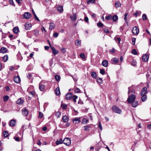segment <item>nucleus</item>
Instances as JSON below:
<instances>
[{"mask_svg": "<svg viewBox=\"0 0 151 151\" xmlns=\"http://www.w3.org/2000/svg\"><path fill=\"white\" fill-rule=\"evenodd\" d=\"M135 96L134 94H132L129 96L127 99V101L129 103H131V102L135 101Z\"/></svg>", "mask_w": 151, "mask_h": 151, "instance_id": "f257e3e1", "label": "nucleus"}, {"mask_svg": "<svg viewBox=\"0 0 151 151\" xmlns=\"http://www.w3.org/2000/svg\"><path fill=\"white\" fill-rule=\"evenodd\" d=\"M112 109L113 111L116 113L121 114L122 113L121 110L116 106H113Z\"/></svg>", "mask_w": 151, "mask_h": 151, "instance_id": "f03ea898", "label": "nucleus"}, {"mask_svg": "<svg viewBox=\"0 0 151 151\" xmlns=\"http://www.w3.org/2000/svg\"><path fill=\"white\" fill-rule=\"evenodd\" d=\"M63 143L66 145H69L71 144V140L69 138H65L63 141Z\"/></svg>", "mask_w": 151, "mask_h": 151, "instance_id": "7ed1b4c3", "label": "nucleus"}, {"mask_svg": "<svg viewBox=\"0 0 151 151\" xmlns=\"http://www.w3.org/2000/svg\"><path fill=\"white\" fill-rule=\"evenodd\" d=\"M132 33L135 35H137L139 32V30L138 28L137 27H134L132 28Z\"/></svg>", "mask_w": 151, "mask_h": 151, "instance_id": "20e7f679", "label": "nucleus"}, {"mask_svg": "<svg viewBox=\"0 0 151 151\" xmlns=\"http://www.w3.org/2000/svg\"><path fill=\"white\" fill-rule=\"evenodd\" d=\"M31 17L30 13L28 12H26L23 14V17L24 18L28 19L30 18Z\"/></svg>", "mask_w": 151, "mask_h": 151, "instance_id": "39448f33", "label": "nucleus"}, {"mask_svg": "<svg viewBox=\"0 0 151 151\" xmlns=\"http://www.w3.org/2000/svg\"><path fill=\"white\" fill-rule=\"evenodd\" d=\"M14 81L17 83H19L21 81L20 77L18 76H15L14 78Z\"/></svg>", "mask_w": 151, "mask_h": 151, "instance_id": "423d86ee", "label": "nucleus"}, {"mask_svg": "<svg viewBox=\"0 0 151 151\" xmlns=\"http://www.w3.org/2000/svg\"><path fill=\"white\" fill-rule=\"evenodd\" d=\"M149 56L147 54H145L143 55L142 56V59L144 62H147L148 61Z\"/></svg>", "mask_w": 151, "mask_h": 151, "instance_id": "0eeeda50", "label": "nucleus"}, {"mask_svg": "<svg viewBox=\"0 0 151 151\" xmlns=\"http://www.w3.org/2000/svg\"><path fill=\"white\" fill-rule=\"evenodd\" d=\"M25 29L27 30H29L32 27L31 24L29 22H27L25 23Z\"/></svg>", "mask_w": 151, "mask_h": 151, "instance_id": "6e6552de", "label": "nucleus"}, {"mask_svg": "<svg viewBox=\"0 0 151 151\" xmlns=\"http://www.w3.org/2000/svg\"><path fill=\"white\" fill-rule=\"evenodd\" d=\"M147 92V88L146 87L143 88L141 91V95H145L146 94Z\"/></svg>", "mask_w": 151, "mask_h": 151, "instance_id": "1a4fd4ad", "label": "nucleus"}, {"mask_svg": "<svg viewBox=\"0 0 151 151\" xmlns=\"http://www.w3.org/2000/svg\"><path fill=\"white\" fill-rule=\"evenodd\" d=\"M72 120L73 123L75 124H78L80 122V118L79 117L75 118Z\"/></svg>", "mask_w": 151, "mask_h": 151, "instance_id": "9d476101", "label": "nucleus"}, {"mask_svg": "<svg viewBox=\"0 0 151 151\" xmlns=\"http://www.w3.org/2000/svg\"><path fill=\"white\" fill-rule=\"evenodd\" d=\"M65 97L67 100H69L72 98V94L70 93L66 94Z\"/></svg>", "mask_w": 151, "mask_h": 151, "instance_id": "9b49d317", "label": "nucleus"}, {"mask_svg": "<svg viewBox=\"0 0 151 151\" xmlns=\"http://www.w3.org/2000/svg\"><path fill=\"white\" fill-rule=\"evenodd\" d=\"M28 113V112L26 109H24L22 110V114L23 115L27 116Z\"/></svg>", "mask_w": 151, "mask_h": 151, "instance_id": "f8f14e48", "label": "nucleus"}, {"mask_svg": "<svg viewBox=\"0 0 151 151\" xmlns=\"http://www.w3.org/2000/svg\"><path fill=\"white\" fill-rule=\"evenodd\" d=\"M50 26L49 27V29L50 30H52L55 27V25L54 23L52 22H50L49 23Z\"/></svg>", "mask_w": 151, "mask_h": 151, "instance_id": "ddd939ff", "label": "nucleus"}, {"mask_svg": "<svg viewBox=\"0 0 151 151\" xmlns=\"http://www.w3.org/2000/svg\"><path fill=\"white\" fill-rule=\"evenodd\" d=\"M62 120L63 122H67L69 120V118L68 116L65 115L63 117Z\"/></svg>", "mask_w": 151, "mask_h": 151, "instance_id": "4468645a", "label": "nucleus"}, {"mask_svg": "<svg viewBox=\"0 0 151 151\" xmlns=\"http://www.w3.org/2000/svg\"><path fill=\"white\" fill-rule=\"evenodd\" d=\"M108 64V61L107 60H104L102 61L101 65L105 67H106Z\"/></svg>", "mask_w": 151, "mask_h": 151, "instance_id": "2eb2a0df", "label": "nucleus"}, {"mask_svg": "<svg viewBox=\"0 0 151 151\" xmlns=\"http://www.w3.org/2000/svg\"><path fill=\"white\" fill-rule=\"evenodd\" d=\"M16 124V121L15 120L13 119L10 121V126L13 127L15 126Z\"/></svg>", "mask_w": 151, "mask_h": 151, "instance_id": "dca6fc26", "label": "nucleus"}, {"mask_svg": "<svg viewBox=\"0 0 151 151\" xmlns=\"http://www.w3.org/2000/svg\"><path fill=\"white\" fill-rule=\"evenodd\" d=\"M51 48L54 55H55L58 53V51L56 50L54 47H51Z\"/></svg>", "mask_w": 151, "mask_h": 151, "instance_id": "f3484780", "label": "nucleus"}, {"mask_svg": "<svg viewBox=\"0 0 151 151\" xmlns=\"http://www.w3.org/2000/svg\"><path fill=\"white\" fill-rule=\"evenodd\" d=\"M0 51L1 53H4L6 52L7 51V49L4 47H2L1 48Z\"/></svg>", "mask_w": 151, "mask_h": 151, "instance_id": "a211bd4d", "label": "nucleus"}, {"mask_svg": "<svg viewBox=\"0 0 151 151\" xmlns=\"http://www.w3.org/2000/svg\"><path fill=\"white\" fill-rule=\"evenodd\" d=\"M132 106L133 107H136L138 105V102L137 101H134L131 102Z\"/></svg>", "mask_w": 151, "mask_h": 151, "instance_id": "6ab92c4d", "label": "nucleus"}, {"mask_svg": "<svg viewBox=\"0 0 151 151\" xmlns=\"http://www.w3.org/2000/svg\"><path fill=\"white\" fill-rule=\"evenodd\" d=\"M111 60L114 62L113 63L114 64H116L119 61V60L118 58H113L111 59Z\"/></svg>", "mask_w": 151, "mask_h": 151, "instance_id": "aec40b11", "label": "nucleus"}, {"mask_svg": "<svg viewBox=\"0 0 151 151\" xmlns=\"http://www.w3.org/2000/svg\"><path fill=\"white\" fill-rule=\"evenodd\" d=\"M70 18L71 20L72 21H74L76 19V16L75 14H73L70 17Z\"/></svg>", "mask_w": 151, "mask_h": 151, "instance_id": "412c9836", "label": "nucleus"}, {"mask_svg": "<svg viewBox=\"0 0 151 151\" xmlns=\"http://www.w3.org/2000/svg\"><path fill=\"white\" fill-rule=\"evenodd\" d=\"M55 94L56 95H58L60 93V88L59 87H57L55 90Z\"/></svg>", "mask_w": 151, "mask_h": 151, "instance_id": "4be33fe9", "label": "nucleus"}, {"mask_svg": "<svg viewBox=\"0 0 151 151\" xmlns=\"http://www.w3.org/2000/svg\"><path fill=\"white\" fill-rule=\"evenodd\" d=\"M13 32L15 34L17 33L18 32L19 30L18 27H15L13 29Z\"/></svg>", "mask_w": 151, "mask_h": 151, "instance_id": "5701e85b", "label": "nucleus"}, {"mask_svg": "<svg viewBox=\"0 0 151 151\" xmlns=\"http://www.w3.org/2000/svg\"><path fill=\"white\" fill-rule=\"evenodd\" d=\"M88 120L87 119L84 118L82 120V124H86L88 123Z\"/></svg>", "mask_w": 151, "mask_h": 151, "instance_id": "b1692460", "label": "nucleus"}, {"mask_svg": "<svg viewBox=\"0 0 151 151\" xmlns=\"http://www.w3.org/2000/svg\"><path fill=\"white\" fill-rule=\"evenodd\" d=\"M112 19L114 22L118 20V18L117 16L116 15H113L112 16Z\"/></svg>", "mask_w": 151, "mask_h": 151, "instance_id": "393cba45", "label": "nucleus"}, {"mask_svg": "<svg viewBox=\"0 0 151 151\" xmlns=\"http://www.w3.org/2000/svg\"><path fill=\"white\" fill-rule=\"evenodd\" d=\"M141 97V100L143 102L145 101L147 99V96L145 95H142Z\"/></svg>", "mask_w": 151, "mask_h": 151, "instance_id": "a878e982", "label": "nucleus"}, {"mask_svg": "<svg viewBox=\"0 0 151 151\" xmlns=\"http://www.w3.org/2000/svg\"><path fill=\"white\" fill-rule=\"evenodd\" d=\"M57 9L60 12H62L63 11V7L62 6H60L58 7Z\"/></svg>", "mask_w": 151, "mask_h": 151, "instance_id": "bb28decb", "label": "nucleus"}, {"mask_svg": "<svg viewBox=\"0 0 151 151\" xmlns=\"http://www.w3.org/2000/svg\"><path fill=\"white\" fill-rule=\"evenodd\" d=\"M63 142V140L61 139H60L59 140H57L56 142V144L57 145H59L61 144Z\"/></svg>", "mask_w": 151, "mask_h": 151, "instance_id": "cd10ccee", "label": "nucleus"}, {"mask_svg": "<svg viewBox=\"0 0 151 151\" xmlns=\"http://www.w3.org/2000/svg\"><path fill=\"white\" fill-rule=\"evenodd\" d=\"M23 101L21 98L19 99L17 101V103L18 104H23Z\"/></svg>", "mask_w": 151, "mask_h": 151, "instance_id": "c85d7f7f", "label": "nucleus"}, {"mask_svg": "<svg viewBox=\"0 0 151 151\" xmlns=\"http://www.w3.org/2000/svg\"><path fill=\"white\" fill-rule=\"evenodd\" d=\"M39 88L41 91H42L44 90L45 86L43 85H40L39 86Z\"/></svg>", "mask_w": 151, "mask_h": 151, "instance_id": "c756f323", "label": "nucleus"}, {"mask_svg": "<svg viewBox=\"0 0 151 151\" xmlns=\"http://www.w3.org/2000/svg\"><path fill=\"white\" fill-rule=\"evenodd\" d=\"M112 16L111 15H109L107 16H106L105 17V18L107 20H112Z\"/></svg>", "mask_w": 151, "mask_h": 151, "instance_id": "7c9ffc66", "label": "nucleus"}, {"mask_svg": "<svg viewBox=\"0 0 151 151\" xmlns=\"http://www.w3.org/2000/svg\"><path fill=\"white\" fill-rule=\"evenodd\" d=\"M91 76L94 78H96L97 77L96 73L94 72H92L91 73Z\"/></svg>", "mask_w": 151, "mask_h": 151, "instance_id": "2f4dec72", "label": "nucleus"}, {"mask_svg": "<svg viewBox=\"0 0 151 151\" xmlns=\"http://www.w3.org/2000/svg\"><path fill=\"white\" fill-rule=\"evenodd\" d=\"M8 59V56L7 55H5L3 57V60L4 62H6Z\"/></svg>", "mask_w": 151, "mask_h": 151, "instance_id": "473e14b6", "label": "nucleus"}, {"mask_svg": "<svg viewBox=\"0 0 151 151\" xmlns=\"http://www.w3.org/2000/svg\"><path fill=\"white\" fill-rule=\"evenodd\" d=\"M9 99V96L7 95H6L3 97V101L4 102H6Z\"/></svg>", "mask_w": 151, "mask_h": 151, "instance_id": "72a5a7b5", "label": "nucleus"}, {"mask_svg": "<svg viewBox=\"0 0 151 151\" xmlns=\"http://www.w3.org/2000/svg\"><path fill=\"white\" fill-rule=\"evenodd\" d=\"M102 79L101 78H98L97 79V82L99 84H100L102 82Z\"/></svg>", "mask_w": 151, "mask_h": 151, "instance_id": "f704fd0d", "label": "nucleus"}, {"mask_svg": "<svg viewBox=\"0 0 151 151\" xmlns=\"http://www.w3.org/2000/svg\"><path fill=\"white\" fill-rule=\"evenodd\" d=\"M3 134L5 137H7L9 135L8 133L6 131H4L3 132Z\"/></svg>", "mask_w": 151, "mask_h": 151, "instance_id": "c9c22d12", "label": "nucleus"}, {"mask_svg": "<svg viewBox=\"0 0 151 151\" xmlns=\"http://www.w3.org/2000/svg\"><path fill=\"white\" fill-rule=\"evenodd\" d=\"M75 44L76 45L79 46L81 44V42L78 40H76L75 41Z\"/></svg>", "mask_w": 151, "mask_h": 151, "instance_id": "e433bc0d", "label": "nucleus"}, {"mask_svg": "<svg viewBox=\"0 0 151 151\" xmlns=\"http://www.w3.org/2000/svg\"><path fill=\"white\" fill-rule=\"evenodd\" d=\"M55 79L57 81H60V76H58V75H56L55 76Z\"/></svg>", "mask_w": 151, "mask_h": 151, "instance_id": "4c0bfd02", "label": "nucleus"}, {"mask_svg": "<svg viewBox=\"0 0 151 151\" xmlns=\"http://www.w3.org/2000/svg\"><path fill=\"white\" fill-rule=\"evenodd\" d=\"M95 0H87V3L88 4H90V3H94Z\"/></svg>", "mask_w": 151, "mask_h": 151, "instance_id": "58836bf2", "label": "nucleus"}, {"mask_svg": "<svg viewBox=\"0 0 151 151\" xmlns=\"http://www.w3.org/2000/svg\"><path fill=\"white\" fill-rule=\"evenodd\" d=\"M61 106L62 107L63 109H66L67 107V105L64 104H62L61 105Z\"/></svg>", "mask_w": 151, "mask_h": 151, "instance_id": "ea45409f", "label": "nucleus"}, {"mask_svg": "<svg viewBox=\"0 0 151 151\" xmlns=\"http://www.w3.org/2000/svg\"><path fill=\"white\" fill-rule=\"evenodd\" d=\"M78 98V96L75 95H74L73 97V99L75 103L76 102V99Z\"/></svg>", "mask_w": 151, "mask_h": 151, "instance_id": "a19ab883", "label": "nucleus"}, {"mask_svg": "<svg viewBox=\"0 0 151 151\" xmlns=\"http://www.w3.org/2000/svg\"><path fill=\"white\" fill-rule=\"evenodd\" d=\"M132 53L134 55H137V52L135 49H134L132 50Z\"/></svg>", "mask_w": 151, "mask_h": 151, "instance_id": "79ce46f5", "label": "nucleus"}, {"mask_svg": "<svg viewBox=\"0 0 151 151\" xmlns=\"http://www.w3.org/2000/svg\"><path fill=\"white\" fill-rule=\"evenodd\" d=\"M97 25L98 26L101 27H103L104 26L103 24L100 22H99L97 23Z\"/></svg>", "mask_w": 151, "mask_h": 151, "instance_id": "37998d69", "label": "nucleus"}, {"mask_svg": "<svg viewBox=\"0 0 151 151\" xmlns=\"http://www.w3.org/2000/svg\"><path fill=\"white\" fill-rule=\"evenodd\" d=\"M136 60H133L132 61L131 63V65L133 66H135L136 65Z\"/></svg>", "mask_w": 151, "mask_h": 151, "instance_id": "c03bdc74", "label": "nucleus"}, {"mask_svg": "<svg viewBox=\"0 0 151 151\" xmlns=\"http://www.w3.org/2000/svg\"><path fill=\"white\" fill-rule=\"evenodd\" d=\"M80 56L81 58H83V59H84L85 58V55L83 53H81L80 55Z\"/></svg>", "mask_w": 151, "mask_h": 151, "instance_id": "a18cd8bd", "label": "nucleus"}, {"mask_svg": "<svg viewBox=\"0 0 151 151\" xmlns=\"http://www.w3.org/2000/svg\"><path fill=\"white\" fill-rule=\"evenodd\" d=\"M142 19L143 20H145L147 19V17L145 14H143L142 16Z\"/></svg>", "mask_w": 151, "mask_h": 151, "instance_id": "49530a36", "label": "nucleus"}, {"mask_svg": "<svg viewBox=\"0 0 151 151\" xmlns=\"http://www.w3.org/2000/svg\"><path fill=\"white\" fill-rule=\"evenodd\" d=\"M80 91L81 90L79 88H77L75 90L74 92L75 93H79L80 92Z\"/></svg>", "mask_w": 151, "mask_h": 151, "instance_id": "de8ad7c7", "label": "nucleus"}, {"mask_svg": "<svg viewBox=\"0 0 151 151\" xmlns=\"http://www.w3.org/2000/svg\"><path fill=\"white\" fill-rule=\"evenodd\" d=\"M89 127H90L88 126H85L84 127L85 130L86 131H89Z\"/></svg>", "mask_w": 151, "mask_h": 151, "instance_id": "09e8293b", "label": "nucleus"}, {"mask_svg": "<svg viewBox=\"0 0 151 151\" xmlns=\"http://www.w3.org/2000/svg\"><path fill=\"white\" fill-rule=\"evenodd\" d=\"M34 34L35 35H38L39 34V32L37 30L35 29L34 30Z\"/></svg>", "mask_w": 151, "mask_h": 151, "instance_id": "8fccbe9b", "label": "nucleus"}, {"mask_svg": "<svg viewBox=\"0 0 151 151\" xmlns=\"http://www.w3.org/2000/svg\"><path fill=\"white\" fill-rule=\"evenodd\" d=\"M16 2L18 3L19 6L21 5V1H22L23 0H15Z\"/></svg>", "mask_w": 151, "mask_h": 151, "instance_id": "3c124183", "label": "nucleus"}, {"mask_svg": "<svg viewBox=\"0 0 151 151\" xmlns=\"http://www.w3.org/2000/svg\"><path fill=\"white\" fill-rule=\"evenodd\" d=\"M99 127L101 131L102 130V125L101 124V122H100L99 123Z\"/></svg>", "mask_w": 151, "mask_h": 151, "instance_id": "603ef678", "label": "nucleus"}, {"mask_svg": "<svg viewBox=\"0 0 151 151\" xmlns=\"http://www.w3.org/2000/svg\"><path fill=\"white\" fill-rule=\"evenodd\" d=\"M39 115L38 116V117L40 118H42L43 116V114L41 112H39Z\"/></svg>", "mask_w": 151, "mask_h": 151, "instance_id": "864d4df0", "label": "nucleus"}, {"mask_svg": "<svg viewBox=\"0 0 151 151\" xmlns=\"http://www.w3.org/2000/svg\"><path fill=\"white\" fill-rule=\"evenodd\" d=\"M58 34L57 32H55L53 34V36L55 37H58Z\"/></svg>", "mask_w": 151, "mask_h": 151, "instance_id": "5fc2aeb1", "label": "nucleus"}, {"mask_svg": "<svg viewBox=\"0 0 151 151\" xmlns=\"http://www.w3.org/2000/svg\"><path fill=\"white\" fill-rule=\"evenodd\" d=\"M100 73L102 75H104L105 73V71L103 69H101L100 70Z\"/></svg>", "mask_w": 151, "mask_h": 151, "instance_id": "6e6d98bb", "label": "nucleus"}, {"mask_svg": "<svg viewBox=\"0 0 151 151\" xmlns=\"http://www.w3.org/2000/svg\"><path fill=\"white\" fill-rule=\"evenodd\" d=\"M132 44L133 45H134L135 43V41H136V39L134 38H132Z\"/></svg>", "mask_w": 151, "mask_h": 151, "instance_id": "4d7b16f0", "label": "nucleus"}, {"mask_svg": "<svg viewBox=\"0 0 151 151\" xmlns=\"http://www.w3.org/2000/svg\"><path fill=\"white\" fill-rule=\"evenodd\" d=\"M61 52H62L63 53H64L65 52H66V51H65V48H62L61 50Z\"/></svg>", "mask_w": 151, "mask_h": 151, "instance_id": "13d9d810", "label": "nucleus"}, {"mask_svg": "<svg viewBox=\"0 0 151 151\" xmlns=\"http://www.w3.org/2000/svg\"><path fill=\"white\" fill-rule=\"evenodd\" d=\"M10 4L15 6L12 0H10Z\"/></svg>", "mask_w": 151, "mask_h": 151, "instance_id": "bf43d9fd", "label": "nucleus"}, {"mask_svg": "<svg viewBox=\"0 0 151 151\" xmlns=\"http://www.w3.org/2000/svg\"><path fill=\"white\" fill-rule=\"evenodd\" d=\"M110 52L112 53H114L115 52V49L114 48H112L110 50Z\"/></svg>", "mask_w": 151, "mask_h": 151, "instance_id": "052dcab7", "label": "nucleus"}, {"mask_svg": "<svg viewBox=\"0 0 151 151\" xmlns=\"http://www.w3.org/2000/svg\"><path fill=\"white\" fill-rule=\"evenodd\" d=\"M84 20L86 22H88V19L87 17H85L84 18Z\"/></svg>", "mask_w": 151, "mask_h": 151, "instance_id": "680f3d73", "label": "nucleus"}, {"mask_svg": "<svg viewBox=\"0 0 151 151\" xmlns=\"http://www.w3.org/2000/svg\"><path fill=\"white\" fill-rule=\"evenodd\" d=\"M104 32L106 33H109V31L108 29L105 28L104 29Z\"/></svg>", "mask_w": 151, "mask_h": 151, "instance_id": "e2e57ef3", "label": "nucleus"}, {"mask_svg": "<svg viewBox=\"0 0 151 151\" xmlns=\"http://www.w3.org/2000/svg\"><path fill=\"white\" fill-rule=\"evenodd\" d=\"M120 4V3H119L118 2H117V3H115V6L116 7H118L119 6V4Z\"/></svg>", "mask_w": 151, "mask_h": 151, "instance_id": "0e129e2a", "label": "nucleus"}, {"mask_svg": "<svg viewBox=\"0 0 151 151\" xmlns=\"http://www.w3.org/2000/svg\"><path fill=\"white\" fill-rule=\"evenodd\" d=\"M91 16L93 18H95L96 17V14L93 13H92L91 14Z\"/></svg>", "mask_w": 151, "mask_h": 151, "instance_id": "69168bd1", "label": "nucleus"}, {"mask_svg": "<svg viewBox=\"0 0 151 151\" xmlns=\"http://www.w3.org/2000/svg\"><path fill=\"white\" fill-rule=\"evenodd\" d=\"M116 40L119 42V43L120 44V42L121 41V39L120 37H117L116 38Z\"/></svg>", "mask_w": 151, "mask_h": 151, "instance_id": "338daca9", "label": "nucleus"}, {"mask_svg": "<svg viewBox=\"0 0 151 151\" xmlns=\"http://www.w3.org/2000/svg\"><path fill=\"white\" fill-rule=\"evenodd\" d=\"M61 114L60 112H58L56 114V116H57L58 117H60Z\"/></svg>", "mask_w": 151, "mask_h": 151, "instance_id": "774afa93", "label": "nucleus"}]
</instances>
